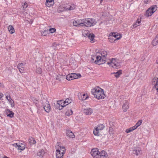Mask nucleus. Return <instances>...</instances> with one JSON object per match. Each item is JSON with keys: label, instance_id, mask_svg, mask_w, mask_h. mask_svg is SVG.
I'll return each instance as SVG.
<instances>
[{"label": "nucleus", "instance_id": "nucleus-1", "mask_svg": "<svg viewBox=\"0 0 158 158\" xmlns=\"http://www.w3.org/2000/svg\"><path fill=\"white\" fill-rule=\"evenodd\" d=\"M91 92L94 96L98 99H103L105 98V95L104 94L103 90L98 87L92 89Z\"/></svg>", "mask_w": 158, "mask_h": 158}, {"label": "nucleus", "instance_id": "nucleus-2", "mask_svg": "<svg viewBox=\"0 0 158 158\" xmlns=\"http://www.w3.org/2000/svg\"><path fill=\"white\" fill-rule=\"evenodd\" d=\"M91 154L94 158H107L108 157L107 153L104 151H102L100 152L96 148L93 149Z\"/></svg>", "mask_w": 158, "mask_h": 158}, {"label": "nucleus", "instance_id": "nucleus-3", "mask_svg": "<svg viewBox=\"0 0 158 158\" xmlns=\"http://www.w3.org/2000/svg\"><path fill=\"white\" fill-rule=\"evenodd\" d=\"M60 142H57L56 146V158H63V156L65 152V148L61 146Z\"/></svg>", "mask_w": 158, "mask_h": 158}, {"label": "nucleus", "instance_id": "nucleus-4", "mask_svg": "<svg viewBox=\"0 0 158 158\" xmlns=\"http://www.w3.org/2000/svg\"><path fill=\"white\" fill-rule=\"evenodd\" d=\"M107 55V52L106 51H103L102 52L101 55L102 57L100 56H97L95 58L96 60H95V63L99 65L103 64L106 62V56Z\"/></svg>", "mask_w": 158, "mask_h": 158}, {"label": "nucleus", "instance_id": "nucleus-5", "mask_svg": "<svg viewBox=\"0 0 158 158\" xmlns=\"http://www.w3.org/2000/svg\"><path fill=\"white\" fill-rule=\"evenodd\" d=\"M82 21H83V23L81 24H83V26H84L87 27L93 26L97 23V22L95 19L90 18H87L82 19Z\"/></svg>", "mask_w": 158, "mask_h": 158}, {"label": "nucleus", "instance_id": "nucleus-6", "mask_svg": "<svg viewBox=\"0 0 158 158\" xmlns=\"http://www.w3.org/2000/svg\"><path fill=\"white\" fill-rule=\"evenodd\" d=\"M42 104L45 111L49 113L51 111V107L49 102L47 100L46 98L44 97L42 99Z\"/></svg>", "mask_w": 158, "mask_h": 158}, {"label": "nucleus", "instance_id": "nucleus-7", "mask_svg": "<svg viewBox=\"0 0 158 158\" xmlns=\"http://www.w3.org/2000/svg\"><path fill=\"white\" fill-rule=\"evenodd\" d=\"M157 8L156 5H153L150 7L146 10V16L148 17L151 16L156 10Z\"/></svg>", "mask_w": 158, "mask_h": 158}, {"label": "nucleus", "instance_id": "nucleus-8", "mask_svg": "<svg viewBox=\"0 0 158 158\" xmlns=\"http://www.w3.org/2000/svg\"><path fill=\"white\" fill-rule=\"evenodd\" d=\"M104 127V126L103 124H100L93 131V133L94 135L99 136L100 135V132L102 131Z\"/></svg>", "mask_w": 158, "mask_h": 158}, {"label": "nucleus", "instance_id": "nucleus-9", "mask_svg": "<svg viewBox=\"0 0 158 158\" xmlns=\"http://www.w3.org/2000/svg\"><path fill=\"white\" fill-rule=\"evenodd\" d=\"M83 35L85 37H88L89 39H90L91 41L93 42L94 38V35L93 33H90L87 31H85L83 34Z\"/></svg>", "mask_w": 158, "mask_h": 158}, {"label": "nucleus", "instance_id": "nucleus-10", "mask_svg": "<svg viewBox=\"0 0 158 158\" xmlns=\"http://www.w3.org/2000/svg\"><path fill=\"white\" fill-rule=\"evenodd\" d=\"M110 62H108L107 64L110 65L114 68H118V63L116 62L114 59L112 58L110 60Z\"/></svg>", "mask_w": 158, "mask_h": 158}, {"label": "nucleus", "instance_id": "nucleus-11", "mask_svg": "<svg viewBox=\"0 0 158 158\" xmlns=\"http://www.w3.org/2000/svg\"><path fill=\"white\" fill-rule=\"evenodd\" d=\"M12 145L15 148H18V150H23L25 148V145L20 143H15Z\"/></svg>", "mask_w": 158, "mask_h": 158}, {"label": "nucleus", "instance_id": "nucleus-12", "mask_svg": "<svg viewBox=\"0 0 158 158\" xmlns=\"http://www.w3.org/2000/svg\"><path fill=\"white\" fill-rule=\"evenodd\" d=\"M5 95L6 96V98L9 102L11 106L12 107H14L15 106V103L13 100L11 98L10 94H9L8 93H6Z\"/></svg>", "mask_w": 158, "mask_h": 158}, {"label": "nucleus", "instance_id": "nucleus-13", "mask_svg": "<svg viewBox=\"0 0 158 158\" xmlns=\"http://www.w3.org/2000/svg\"><path fill=\"white\" fill-rule=\"evenodd\" d=\"M129 103L127 101L125 100L123 102V104L122 106L123 110L124 112H126L127 110L128 109Z\"/></svg>", "mask_w": 158, "mask_h": 158}, {"label": "nucleus", "instance_id": "nucleus-14", "mask_svg": "<svg viewBox=\"0 0 158 158\" xmlns=\"http://www.w3.org/2000/svg\"><path fill=\"white\" fill-rule=\"evenodd\" d=\"M71 100H70L69 98H67L65 99V101H64L63 100H61L60 101H57V104L60 105V104H62V103H63L66 106L70 103L71 102Z\"/></svg>", "mask_w": 158, "mask_h": 158}, {"label": "nucleus", "instance_id": "nucleus-15", "mask_svg": "<svg viewBox=\"0 0 158 158\" xmlns=\"http://www.w3.org/2000/svg\"><path fill=\"white\" fill-rule=\"evenodd\" d=\"M83 23L82 19H80L77 20V21H74L73 22V24L74 26H83V24H81Z\"/></svg>", "mask_w": 158, "mask_h": 158}, {"label": "nucleus", "instance_id": "nucleus-16", "mask_svg": "<svg viewBox=\"0 0 158 158\" xmlns=\"http://www.w3.org/2000/svg\"><path fill=\"white\" fill-rule=\"evenodd\" d=\"M17 67L19 71L21 73H23L24 70V64L23 63L19 64L18 65Z\"/></svg>", "mask_w": 158, "mask_h": 158}, {"label": "nucleus", "instance_id": "nucleus-17", "mask_svg": "<svg viewBox=\"0 0 158 158\" xmlns=\"http://www.w3.org/2000/svg\"><path fill=\"white\" fill-rule=\"evenodd\" d=\"M54 2L52 0H46L45 5L48 7L52 6L54 4Z\"/></svg>", "mask_w": 158, "mask_h": 158}, {"label": "nucleus", "instance_id": "nucleus-18", "mask_svg": "<svg viewBox=\"0 0 158 158\" xmlns=\"http://www.w3.org/2000/svg\"><path fill=\"white\" fill-rule=\"evenodd\" d=\"M6 113L7 116L9 117L10 118L13 117L14 115V113L9 109H7L6 110Z\"/></svg>", "mask_w": 158, "mask_h": 158}, {"label": "nucleus", "instance_id": "nucleus-19", "mask_svg": "<svg viewBox=\"0 0 158 158\" xmlns=\"http://www.w3.org/2000/svg\"><path fill=\"white\" fill-rule=\"evenodd\" d=\"M152 84L154 85L155 88L157 87L158 85V78L155 77L152 80Z\"/></svg>", "mask_w": 158, "mask_h": 158}, {"label": "nucleus", "instance_id": "nucleus-20", "mask_svg": "<svg viewBox=\"0 0 158 158\" xmlns=\"http://www.w3.org/2000/svg\"><path fill=\"white\" fill-rule=\"evenodd\" d=\"M141 150L139 148H136L133 151V153L136 154L137 156L141 153Z\"/></svg>", "mask_w": 158, "mask_h": 158}, {"label": "nucleus", "instance_id": "nucleus-21", "mask_svg": "<svg viewBox=\"0 0 158 158\" xmlns=\"http://www.w3.org/2000/svg\"><path fill=\"white\" fill-rule=\"evenodd\" d=\"M66 135L68 136L70 138H73L75 137V135H74V134L72 132V131L69 130L66 131Z\"/></svg>", "mask_w": 158, "mask_h": 158}, {"label": "nucleus", "instance_id": "nucleus-22", "mask_svg": "<svg viewBox=\"0 0 158 158\" xmlns=\"http://www.w3.org/2000/svg\"><path fill=\"white\" fill-rule=\"evenodd\" d=\"M84 112L86 115H90L93 113V110L91 108L85 109Z\"/></svg>", "mask_w": 158, "mask_h": 158}, {"label": "nucleus", "instance_id": "nucleus-23", "mask_svg": "<svg viewBox=\"0 0 158 158\" xmlns=\"http://www.w3.org/2000/svg\"><path fill=\"white\" fill-rule=\"evenodd\" d=\"M88 97V95L87 94H81L79 97V99L82 100H85Z\"/></svg>", "mask_w": 158, "mask_h": 158}, {"label": "nucleus", "instance_id": "nucleus-24", "mask_svg": "<svg viewBox=\"0 0 158 158\" xmlns=\"http://www.w3.org/2000/svg\"><path fill=\"white\" fill-rule=\"evenodd\" d=\"M112 34L113 35L114 38V41L118 40L122 37V36L121 35L118 34H115L114 33H112Z\"/></svg>", "mask_w": 158, "mask_h": 158}, {"label": "nucleus", "instance_id": "nucleus-25", "mask_svg": "<svg viewBox=\"0 0 158 158\" xmlns=\"http://www.w3.org/2000/svg\"><path fill=\"white\" fill-rule=\"evenodd\" d=\"M8 29L10 33L11 34H12L15 32V30L11 25H10L8 27Z\"/></svg>", "mask_w": 158, "mask_h": 158}, {"label": "nucleus", "instance_id": "nucleus-26", "mask_svg": "<svg viewBox=\"0 0 158 158\" xmlns=\"http://www.w3.org/2000/svg\"><path fill=\"white\" fill-rule=\"evenodd\" d=\"M45 152L44 150L42 149L40 150L37 153V155L40 157H42L44 154Z\"/></svg>", "mask_w": 158, "mask_h": 158}, {"label": "nucleus", "instance_id": "nucleus-27", "mask_svg": "<svg viewBox=\"0 0 158 158\" xmlns=\"http://www.w3.org/2000/svg\"><path fill=\"white\" fill-rule=\"evenodd\" d=\"M141 20L139 19H137V21L135 22V23L133 25V27L135 28L137 26H138L140 25Z\"/></svg>", "mask_w": 158, "mask_h": 158}, {"label": "nucleus", "instance_id": "nucleus-28", "mask_svg": "<svg viewBox=\"0 0 158 158\" xmlns=\"http://www.w3.org/2000/svg\"><path fill=\"white\" fill-rule=\"evenodd\" d=\"M28 141L31 145L35 144L36 143V141L34 139L31 137L29 138Z\"/></svg>", "mask_w": 158, "mask_h": 158}, {"label": "nucleus", "instance_id": "nucleus-29", "mask_svg": "<svg viewBox=\"0 0 158 158\" xmlns=\"http://www.w3.org/2000/svg\"><path fill=\"white\" fill-rule=\"evenodd\" d=\"M64 78V76L62 75H58L56 77V79L59 81H61Z\"/></svg>", "mask_w": 158, "mask_h": 158}, {"label": "nucleus", "instance_id": "nucleus-30", "mask_svg": "<svg viewBox=\"0 0 158 158\" xmlns=\"http://www.w3.org/2000/svg\"><path fill=\"white\" fill-rule=\"evenodd\" d=\"M66 79L68 80H71L74 79L72 73L68 75L66 77Z\"/></svg>", "mask_w": 158, "mask_h": 158}, {"label": "nucleus", "instance_id": "nucleus-31", "mask_svg": "<svg viewBox=\"0 0 158 158\" xmlns=\"http://www.w3.org/2000/svg\"><path fill=\"white\" fill-rule=\"evenodd\" d=\"M142 120H139L136 123L135 125L133 126L134 128L136 129L142 123Z\"/></svg>", "mask_w": 158, "mask_h": 158}, {"label": "nucleus", "instance_id": "nucleus-32", "mask_svg": "<svg viewBox=\"0 0 158 158\" xmlns=\"http://www.w3.org/2000/svg\"><path fill=\"white\" fill-rule=\"evenodd\" d=\"M72 75L73 76L74 79H77L79 77H81V76L80 74V73H72Z\"/></svg>", "mask_w": 158, "mask_h": 158}, {"label": "nucleus", "instance_id": "nucleus-33", "mask_svg": "<svg viewBox=\"0 0 158 158\" xmlns=\"http://www.w3.org/2000/svg\"><path fill=\"white\" fill-rule=\"evenodd\" d=\"M73 114V111L71 109V110H67L66 112H65V114L67 116H69L71 115H72Z\"/></svg>", "mask_w": 158, "mask_h": 158}, {"label": "nucleus", "instance_id": "nucleus-34", "mask_svg": "<svg viewBox=\"0 0 158 158\" xmlns=\"http://www.w3.org/2000/svg\"><path fill=\"white\" fill-rule=\"evenodd\" d=\"M109 132L110 135L112 136L114 134V131L113 128L112 127H110Z\"/></svg>", "mask_w": 158, "mask_h": 158}, {"label": "nucleus", "instance_id": "nucleus-35", "mask_svg": "<svg viewBox=\"0 0 158 158\" xmlns=\"http://www.w3.org/2000/svg\"><path fill=\"white\" fill-rule=\"evenodd\" d=\"M152 44L153 46H156L158 44V40L155 38L152 41Z\"/></svg>", "mask_w": 158, "mask_h": 158}, {"label": "nucleus", "instance_id": "nucleus-36", "mask_svg": "<svg viewBox=\"0 0 158 158\" xmlns=\"http://www.w3.org/2000/svg\"><path fill=\"white\" fill-rule=\"evenodd\" d=\"M113 73L115 74L114 76L115 77L117 78L119 76V75L122 74V73L121 72V71H118L116 73Z\"/></svg>", "mask_w": 158, "mask_h": 158}, {"label": "nucleus", "instance_id": "nucleus-37", "mask_svg": "<svg viewBox=\"0 0 158 158\" xmlns=\"http://www.w3.org/2000/svg\"><path fill=\"white\" fill-rule=\"evenodd\" d=\"M135 129L133 127H130L129 129H127L126 131V132L127 133H128L131 132V131H133Z\"/></svg>", "mask_w": 158, "mask_h": 158}, {"label": "nucleus", "instance_id": "nucleus-38", "mask_svg": "<svg viewBox=\"0 0 158 158\" xmlns=\"http://www.w3.org/2000/svg\"><path fill=\"white\" fill-rule=\"evenodd\" d=\"M69 6V8H66V10H74L75 7V6L74 5H70L68 6Z\"/></svg>", "mask_w": 158, "mask_h": 158}, {"label": "nucleus", "instance_id": "nucleus-39", "mask_svg": "<svg viewBox=\"0 0 158 158\" xmlns=\"http://www.w3.org/2000/svg\"><path fill=\"white\" fill-rule=\"evenodd\" d=\"M36 72L37 73H41L42 72L41 69L40 68H38L36 69Z\"/></svg>", "mask_w": 158, "mask_h": 158}, {"label": "nucleus", "instance_id": "nucleus-40", "mask_svg": "<svg viewBox=\"0 0 158 158\" xmlns=\"http://www.w3.org/2000/svg\"><path fill=\"white\" fill-rule=\"evenodd\" d=\"M62 104H60V105H59V106L58 107V108L59 110H61L62 109L63 107H64L66 106V105L64 104L63 103Z\"/></svg>", "mask_w": 158, "mask_h": 158}, {"label": "nucleus", "instance_id": "nucleus-41", "mask_svg": "<svg viewBox=\"0 0 158 158\" xmlns=\"http://www.w3.org/2000/svg\"><path fill=\"white\" fill-rule=\"evenodd\" d=\"M56 29L55 28H52L49 29V31L51 33H53L55 32Z\"/></svg>", "mask_w": 158, "mask_h": 158}, {"label": "nucleus", "instance_id": "nucleus-42", "mask_svg": "<svg viewBox=\"0 0 158 158\" xmlns=\"http://www.w3.org/2000/svg\"><path fill=\"white\" fill-rule=\"evenodd\" d=\"M97 56H94L93 57H92L91 58V62H92V63H95V61H94V60L95 59H96L95 60L97 59L96 58H95V57H96Z\"/></svg>", "mask_w": 158, "mask_h": 158}, {"label": "nucleus", "instance_id": "nucleus-43", "mask_svg": "<svg viewBox=\"0 0 158 158\" xmlns=\"http://www.w3.org/2000/svg\"><path fill=\"white\" fill-rule=\"evenodd\" d=\"M23 8L25 9L27 7V4L26 2H25L23 5H22Z\"/></svg>", "mask_w": 158, "mask_h": 158}, {"label": "nucleus", "instance_id": "nucleus-44", "mask_svg": "<svg viewBox=\"0 0 158 158\" xmlns=\"http://www.w3.org/2000/svg\"><path fill=\"white\" fill-rule=\"evenodd\" d=\"M48 32V31H47V30H45L43 32V35L44 36L46 35V34Z\"/></svg>", "mask_w": 158, "mask_h": 158}, {"label": "nucleus", "instance_id": "nucleus-45", "mask_svg": "<svg viewBox=\"0 0 158 158\" xmlns=\"http://www.w3.org/2000/svg\"><path fill=\"white\" fill-rule=\"evenodd\" d=\"M109 39L110 40L113 39L114 40V36L113 35H110L109 36Z\"/></svg>", "mask_w": 158, "mask_h": 158}, {"label": "nucleus", "instance_id": "nucleus-46", "mask_svg": "<svg viewBox=\"0 0 158 158\" xmlns=\"http://www.w3.org/2000/svg\"><path fill=\"white\" fill-rule=\"evenodd\" d=\"M151 0H144V3L146 4H147L149 1Z\"/></svg>", "mask_w": 158, "mask_h": 158}, {"label": "nucleus", "instance_id": "nucleus-47", "mask_svg": "<svg viewBox=\"0 0 158 158\" xmlns=\"http://www.w3.org/2000/svg\"><path fill=\"white\" fill-rule=\"evenodd\" d=\"M3 96V94L2 93H0V99L2 98Z\"/></svg>", "mask_w": 158, "mask_h": 158}, {"label": "nucleus", "instance_id": "nucleus-48", "mask_svg": "<svg viewBox=\"0 0 158 158\" xmlns=\"http://www.w3.org/2000/svg\"><path fill=\"white\" fill-rule=\"evenodd\" d=\"M155 39H156L157 40H158V34L155 37Z\"/></svg>", "mask_w": 158, "mask_h": 158}, {"label": "nucleus", "instance_id": "nucleus-49", "mask_svg": "<svg viewBox=\"0 0 158 158\" xmlns=\"http://www.w3.org/2000/svg\"><path fill=\"white\" fill-rule=\"evenodd\" d=\"M34 102L35 103H37V102H38V101H37V100H36V99H35L34 100Z\"/></svg>", "mask_w": 158, "mask_h": 158}, {"label": "nucleus", "instance_id": "nucleus-50", "mask_svg": "<svg viewBox=\"0 0 158 158\" xmlns=\"http://www.w3.org/2000/svg\"><path fill=\"white\" fill-rule=\"evenodd\" d=\"M69 5H67L66 6V7L65 8V9H66V8H69V6H69Z\"/></svg>", "mask_w": 158, "mask_h": 158}, {"label": "nucleus", "instance_id": "nucleus-51", "mask_svg": "<svg viewBox=\"0 0 158 158\" xmlns=\"http://www.w3.org/2000/svg\"><path fill=\"white\" fill-rule=\"evenodd\" d=\"M0 86L2 87H3V85L2 83H0Z\"/></svg>", "mask_w": 158, "mask_h": 158}, {"label": "nucleus", "instance_id": "nucleus-52", "mask_svg": "<svg viewBox=\"0 0 158 158\" xmlns=\"http://www.w3.org/2000/svg\"><path fill=\"white\" fill-rule=\"evenodd\" d=\"M155 88L156 89V90H157V92H158V85L157 86V87Z\"/></svg>", "mask_w": 158, "mask_h": 158}, {"label": "nucleus", "instance_id": "nucleus-53", "mask_svg": "<svg viewBox=\"0 0 158 158\" xmlns=\"http://www.w3.org/2000/svg\"><path fill=\"white\" fill-rule=\"evenodd\" d=\"M3 158H9L8 157H7L6 156H4Z\"/></svg>", "mask_w": 158, "mask_h": 158}, {"label": "nucleus", "instance_id": "nucleus-54", "mask_svg": "<svg viewBox=\"0 0 158 158\" xmlns=\"http://www.w3.org/2000/svg\"><path fill=\"white\" fill-rule=\"evenodd\" d=\"M31 23H32V22H31Z\"/></svg>", "mask_w": 158, "mask_h": 158}]
</instances>
